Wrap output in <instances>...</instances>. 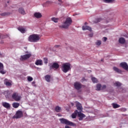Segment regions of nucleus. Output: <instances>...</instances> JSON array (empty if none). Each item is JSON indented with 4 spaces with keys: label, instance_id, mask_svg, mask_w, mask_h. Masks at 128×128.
Segmentation results:
<instances>
[{
    "label": "nucleus",
    "instance_id": "1",
    "mask_svg": "<svg viewBox=\"0 0 128 128\" xmlns=\"http://www.w3.org/2000/svg\"><path fill=\"white\" fill-rule=\"evenodd\" d=\"M72 24V20L70 17L66 18L65 22H64L62 25H60V28H68V27Z\"/></svg>",
    "mask_w": 128,
    "mask_h": 128
},
{
    "label": "nucleus",
    "instance_id": "2",
    "mask_svg": "<svg viewBox=\"0 0 128 128\" xmlns=\"http://www.w3.org/2000/svg\"><path fill=\"white\" fill-rule=\"evenodd\" d=\"M40 38V36L39 34H34L30 35L28 37V41L30 42H38V40Z\"/></svg>",
    "mask_w": 128,
    "mask_h": 128
},
{
    "label": "nucleus",
    "instance_id": "3",
    "mask_svg": "<svg viewBox=\"0 0 128 128\" xmlns=\"http://www.w3.org/2000/svg\"><path fill=\"white\" fill-rule=\"evenodd\" d=\"M61 124H67L68 126H76V124L72 122L69 121L68 120L62 118L59 119Z\"/></svg>",
    "mask_w": 128,
    "mask_h": 128
},
{
    "label": "nucleus",
    "instance_id": "4",
    "mask_svg": "<svg viewBox=\"0 0 128 128\" xmlns=\"http://www.w3.org/2000/svg\"><path fill=\"white\" fill-rule=\"evenodd\" d=\"M71 68H70V64L69 62L64 63L62 64V72H63L65 74L68 72L70 70Z\"/></svg>",
    "mask_w": 128,
    "mask_h": 128
},
{
    "label": "nucleus",
    "instance_id": "5",
    "mask_svg": "<svg viewBox=\"0 0 128 128\" xmlns=\"http://www.w3.org/2000/svg\"><path fill=\"white\" fill-rule=\"evenodd\" d=\"M12 100H14L16 102H20L22 98V96L18 94V92H14L12 95Z\"/></svg>",
    "mask_w": 128,
    "mask_h": 128
},
{
    "label": "nucleus",
    "instance_id": "6",
    "mask_svg": "<svg viewBox=\"0 0 128 128\" xmlns=\"http://www.w3.org/2000/svg\"><path fill=\"white\" fill-rule=\"evenodd\" d=\"M22 112L21 110H18L15 115L13 116V118H22Z\"/></svg>",
    "mask_w": 128,
    "mask_h": 128
},
{
    "label": "nucleus",
    "instance_id": "7",
    "mask_svg": "<svg viewBox=\"0 0 128 128\" xmlns=\"http://www.w3.org/2000/svg\"><path fill=\"white\" fill-rule=\"evenodd\" d=\"M30 56H32V54L30 53L24 55V56H21L20 58V60H28V58H30Z\"/></svg>",
    "mask_w": 128,
    "mask_h": 128
},
{
    "label": "nucleus",
    "instance_id": "8",
    "mask_svg": "<svg viewBox=\"0 0 128 128\" xmlns=\"http://www.w3.org/2000/svg\"><path fill=\"white\" fill-rule=\"evenodd\" d=\"M0 74H6V70H4V64L2 62H0Z\"/></svg>",
    "mask_w": 128,
    "mask_h": 128
},
{
    "label": "nucleus",
    "instance_id": "9",
    "mask_svg": "<svg viewBox=\"0 0 128 128\" xmlns=\"http://www.w3.org/2000/svg\"><path fill=\"white\" fill-rule=\"evenodd\" d=\"M120 66H121V68H124V70L128 72V66L126 62H121L120 64Z\"/></svg>",
    "mask_w": 128,
    "mask_h": 128
},
{
    "label": "nucleus",
    "instance_id": "10",
    "mask_svg": "<svg viewBox=\"0 0 128 128\" xmlns=\"http://www.w3.org/2000/svg\"><path fill=\"white\" fill-rule=\"evenodd\" d=\"M60 68V64H58L57 62H54L52 64L51 66H50V70H52V68H55L56 70H58Z\"/></svg>",
    "mask_w": 128,
    "mask_h": 128
},
{
    "label": "nucleus",
    "instance_id": "11",
    "mask_svg": "<svg viewBox=\"0 0 128 128\" xmlns=\"http://www.w3.org/2000/svg\"><path fill=\"white\" fill-rule=\"evenodd\" d=\"M12 91L6 90L4 92V94L6 98H10L12 96Z\"/></svg>",
    "mask_w": 128,
    "mask_h": 128
},
{
    "label": "nucleus",
    "instance_id": "12",
    "mask_svg": "<svg viewBox=\"0 0 128 128\" xmlns=\"http://www.w3.org/2000/svg\"><path fill=\"white\" fill-rule=\"evenodd\" d=\"M34 16L35 18H42V15L40 12H36L34 14Z\"/></svg>",
    "mask_w": 128,
    "mask_h": 128
},
{
    "label": "nucleus",
    "instance_id": "13",
    "mask_svg": "<svg viewBox=\"0 0 128 128\" xmlns=\"http://www.w3.org/2000/svg\"><path fill=\"white\" fill-rule=\"evenodd\" d=\"M74 86L76 90H80L82 88V84L79 82H76L74 84Z\"/></svg>",
    "mask_w": 128,
    "mask_h": 128
},
{
    "label": "nucleus",
    "instance_id": "14",
    "mask_svg": "<svg viewBox=\"0 0 128 128\" xmlns=\"http://www.w3.org/2000/svg\"><path fill=\"white\" fill-rule=\"evenodd\" d=\"M76 107L77 108V110H80V112L82 110V104L80 103V102H76Z\"/></svg>",
    "mask_w": 128,
    "mask_h": 128
},
{
    "label": "nucleus",
    "instance_id": "15",
    "mask_svg": "<svg viewBox=\"0 0 128 128\" xmlns=\"http://www.w3.org/2000/svg\"><path fill=\"white\" fill-rule=\"evenodd\" d=\"M78 116L79 117V120H82L86 118V115L82 113V112H78Z\"/></svg>",
    "mask_w": 128,
    "mask_h": 128
},
{
    "label": "nucleus",
    "instance_id": "16",
    "mask_svg": "<svg viewBox=\"0 0 128 128\" xmlns=\"http://www.w3.org/2000/svg\"><path fill=\"white\" fill-rule=\"evenodd\" d=\"M4 84L7 86H12V81L8 80V79H5L4 80Z\"/></svg>",
    "mask_w": 128,
    "mask_h": 128
},
{
    "label": "nucleus",
    "instance_id": "17",
    "mask_svg": "<svg viewBox=\"0 0 128 128\" xmlns=\"http://www.w3.org/2000/svg\"><path fill=\"white\" fill-rule=\"evenodd\" d=\"M82 30H89V32H92V28L88 26H84L82 27Z\"/></svg>",
    "mask_w": 128,
    "mask_h": 128
},
{
    "label": "nucleus",
    "instance_id": "18",
    "mask_svg": "<svg viewBox=\"0 0 128 128\" xmlns=\"http://www.w3.org/2000/svg\"><path fill=\"white\" fill-rule=\"evenodd\" d=\"M36 66H42V60H38L35 62Z\"/></svg>",
    "mask_w": 128,
    "mask_h": 128
},
{
    "label": "nucleus",
    "instance_id": "19",
    "mask_svg": "<svg viewBox=\"0 0 128 128\" xmlns=\"http://www.w3.org/2000/svg\"><path fill=\"white\" fill-rule=\"evenodd\" d=\"M18 12L20 14H21L24 15L26 14V11H24V9L23 8H19Z\"/></svg>",
    "mask_w": 128,
    "mask_h": 128
},
{
    "label": "nucleus",
    "instance_id": "20",
    "mask_svg": "<svg viewBox=\"0 0 128 128\" xmlns=\"http://www.w3.org/2000/svg\"><path fill=\"white\" fill-rule=\"evenodd\" d=\"M106 4H114L116 2V0H102Z\"/></svg>",
    "mask_w": 128,
    "mask_h": 128
},
{
    "label": "nucleus",
    "instance_id": "21",
    "mask_svg": "<svg viewBox=\"0 0 128 128\" xmlns=\"http://www.w3.org/2000/svg\"><path fill=\"white\" fill-rule=\"evenodd\" d=\"M2 106H4V108H10V104L6 102H3Z\"/></svg>",
    "mask_w": 128,
    "mask_h": 128
},
{
    "label": "nucleus",
    "instance_id": "22",
    "mask_svg": "<svg viewBox=\"0 0 128 128\" xmlns=\"http://www.w3.org/2000/svg\"><path fill=\"white\" fill-rule=\"evenodd\" d=\"M113 70L116 72H118V74H120V72H122V70L118 69V68L116 66L113 67Z\"/></svg>",
    "mask_w": 128,
    "mask_h": 128
},
{
    "label": "nucleus",
    "instance_id": "23",
    "mask_svg": "<svg viewBox=\"0 0 128 128\" xmlns=\"http://www.w3.org/2000/svg\"><path fill=\"white\" fill-rule=\"evenodd\" d=\"M18 30H19L20 32H22V34H24V32H26V29H24V28L22 27H20L18 28Z\"/></svg>",
    "mask_w": 128,
    "mask_h": 128
},
{
    "label": "nucleus",
    "instance_id": "24",
    "mask_svg": "<svg viewBox=\"0 0 128 128\" xmlns=\"http://www.w3.org/2000/svg\"><path fill=\"white\" fill-rule=\"evenodd\" d=\"M12 106L14 108H18L20 106V103L14 102L12 104Z\"/></svg>",
    "mask_w": 128,
    "mask_h": 128
},
{
    "label": "nucleus",
    "instance_id": "25",
    "mask_svg": "<svg viewBox=\"0 0 128 128\" xmlns=\"http://www.w3.org/2000/svg\"><path fill=\"white\" fill-rule=\"evenodd\" d=\"M59 18H55V17H52L51 18V20L52 22H58V20H59Z\"/></svg>",
    "mask_w": 128,
    "mask_h": 128
},
{
    "label": "nucleus",
    "instance_id": "26",
    "mask_svg": "<svg viewBox=\"0 0 128 128\" xmlns=\"http://www.w3.org/2000/svg\"><path fill=\"white\" fill-rule=\"evenodd\" d=\"M0 14L2 16H10V12H3V13H1V14Z\"/></svg>",
    "mask_w": 128,
    "mask_h": 128
},
{
    "label": "nucleus",
    "instance_id": "27",
    "mask_svg": "<svg viewBox=\"0 0 128 128\" xmlns=\"http://www.w3.org/2000/svg\"><path fill=\"white\" fill-rule=\"evenodd\" d=\"M78 114V110H76L74 113L72 114V118H76V115Z\"/></svg>",
    "mask_w": 128,
    "mask_h": 128
},
{
    "label": "nucleus",
    "instance_id": "28",
    "mask_svg": "<svg viewBox=\"0 0 128 128\" xmlns=\"http://www.w3.org/2000/svg\"><path fill=\"white\" fill-rule=\"evenodd\" d=\"M46 80L48 82H50V76L46 75L45 76Z\"/></svg>",
    "mask_w": 128,
    "mask_h": 128
},
{
    "label": "nucleus",
    "instance_id": "29",
    "mask_svg": "<svg viewBox=\"0 0 128 128\" xmlns=\"http://www.w3.org/2000/svg\"><path fill=\"white\" fill-rule=\"evenodd\" d=\"M119 42L120 44H124V42H126V40L124 39V38H120V39H119Z\"/></svg>",
    "mask_w": 128,
    "mask_h": 128
},
{
    "label": "nucleus",
    "instance_id": "30",
    "mask_svg": "<svg viewBox=\"0 0 128 128\" xmlns=\"http://www.w3.org/2000/svg\"><path fill=\"white\" fill-rule=\"evenodd\" d=\"M55 110L56 112H60V110H62V108L58 106H56L55 108Z\"/></svg>",
    "mask_w": 128,
    "mask_h": 128
},
{
    "label": "nucleus",
    "instance_id": "31",
    "mask_svg": "<svg viewBox=\"0 0 128 128\" xmlns=\"http://www.w3.org/2000/svg\"><path fill=\"white\" fill-rule=\"evenodd\" d=\"M92 82H94V84H96V82H98V79H96V78L94 77L92 78Z\"/></svg>",
    "mask_w": 128,
    "mask_h": 128
},
{
    "label": "nucleus",
    "instance_id": "32",
    "mask_svg": "<svg viewBox=\"0 0 128 128\" xmlns=\"http://www.w3.org/2000/svg\"><path fill=\"white\" fill-rule=\"evenodd\" d=\"M112 106L114 108H120V105L114 103L112 104Z\"/></svg>",
    "mask_w": 128,
    "mask_h": 128
},
{
    "label": "nucleus",
    "instance_id": "33",
    "mask_svg": "<svg viewBox=\"0 0 128 128\" xmlns=\"http://www.w3.org/2000/svg\"><path fill=\"white\" fill-rule=\"evenodd\" d=\"M100 88H102V85L100 84H98L96 86V90H100Z\"/></svg>",
    "mask_w": 128,
    "mask_h": 128
},
{
    "label": "nucleus",
    "instance_id": "34",
    "mask_svg": "<svg viewBox=\"0 0 128 128\" xmlns=\"http://www.w3.org/2000/svg\"><path fill=\"white\" fill-rule=\"evenodd\" d=\"M114 85L116 86H122V84L118 82H116L114 84Z\"/></svg>",
    "mask_w": 128,
    "mask_h": 128
},
{
    "label": "nucleus",
    "instance_id": "35",
    "mask_svg": "<svg viewBox=\"0 0 128 128\" xmlns=\"http://www.w3.org/2000/svg\"><path fill=\"white\" fill-rule=\"evenodd\" d=\"M27 80H28V82H32L34 78H32V77L30 76H28L27 78Z\"/></svg>",
    "mask_w": 128,
    "mask_h": 128
},
{
    "label": "nucleus",
    "instance_id": "36",
    "mask_svg": "<svg viewBox=\"0 0 128 128\" xmlns=\"http://www.w3.org/2000/svg\"><path fill=\"white\" fill-rule=\"evenodd\" d=\"M96 46H100V44H102V41L98 40L96 42Z\"/></svg>",
    "mask_w": 128,
    "mask_h": 128
},
{
    "label": "nucleus",
    "instance_id": "37",
    "mask_svg": "<svg viewBox=\"0 0 128 128\" xmlns=\"http://www.w3.org/2000/svg\"><path fill=\"white\" fill-rule=\"evenodd\" d=\"M44 62L45 64H48V58H44Z\"/></svg>",
    "mask_w": 128,
    "mask_h": 128
},
{
    "label": "nucleus",
    "instance_id": "38",
    "mask_svg": "<svg viewBox=\"0 0 128 128\" xmlns=\"http://www.w3.org/2000/svg\"><path fill=\"white\" fill-rule=\"evenodd\" d=\"M100 20H102V18H98L96 19V22H100Z\"/></svg>",
    "mask_w": 128,
    "mask_h": 128
},
{
    "label": "nucleus",
    "instance_id": "39",
    "mask_svg": "<svg viewBox=\"0 0 128 128\" xmlns=\"http://www.w3.org/2000/svg\"><path fill=\"white\" fill-rule=\"evenodd\" d=\"M32 86H36V81H34L32 82Z\"/></svg>",
    "mask_w": 128,
    "mask_h": 128
},
{
    "label": "nucleus",
    "instance_id": "40",
    "mask_svg": "<svg viewBox=\"0 0 128 128\" xmlns=\"http://www.w3.org/2000/svg\"><path fill=\"white\" fill-rule=\"evenodd\" d=\"M102 40L103 42H106V40H108V38H106V37H104L102 38Z\"/></svg>",
    "mask_w": 128,
    "mask_h": 128
},
{
    "label": "nucleus",
    "instance_id": "41",
    "mask_svg": "<svg viewBox=\"0 0 128 128\" xmlns=\"http://www.w3.org/2000/svg\"><path fill=\"white\" fill-rule=\"evenodd\" d=\"M93 36H94V34L92 33H91L88 34L89 38H92Z\"/></svg>",
    "mask_w": 128,
    "mask_h": 128
},
{
    "label": "nucleus",
    "instance_id": "42",
    "mask_svg": "<svg viewBox=\"0 0 128 128\" xmlns=\"http://www.w3.org/2000/svg\"><path fill=\"white\" fill-rule=\"evenodd\" d=\"M106 85H103L102 86V90H106Z\"/></svg>",
    "mask_w": 128,
    "mask_h": 128
},
{
    "label": "nucleus",
    "instance_id": "43",
    "mask_svg": "<svg viewBox=\"0 0 128 128\" xmlns=\"http://www.w3.org/2000/svg\"><path fill=\"white\" fill-rule=\"evenodd\" d=\"M122 110L123 112H126V108H123V109Z\"/></svg>",
    "mask_w": 128,
    "mask_h": 128
},
{
    "label": "nucleus",
    "instance_id": "44",
    "mask_svg": "<svg viewBox=\"0 0 128 128\" xmlns=\"http://www.w3.org/2000/svg\"><path fill=\"white\" fill-rule=\"evenodd\" d=\"M46 4H50V2L49 1H48L47 2H46Z\"/></svg>",
    "mask_w": 128,
    "mask_h": 128
},
{
    "label": "nucleus",
    "instance_id": "45",
    "mask_svg": "<svg viewBox=\"0 0 128 128\" xmlns=\"http://www.w3.org/2000/svg\"><path fill=\"white\" fill-rule=\"evenodd\" d=\"M65 128H70V126H65Z\"/></svg>",
    "mask_w": 128,
    "mask_h": 128
},
{
    "label": "nucleus",
    "instance_id": "46",
    "mask_svg": "<svg viewBox=\"0 0 128 128\" xmlns=\"http://www.w3.org/2000/svg\"><path fill=\"white\" fill-rule=\"evenodd\" d=\"M26 54H30V53L28 52V51H26Z\"/></svg>",
    "mask_w": 128,
    "mask_h": 128
},
{
    "label": "nucleus",
    "instance_id": "47",
    "mask_svg": "<svg viewBox=\"0 0 128 128\" xmlns=\"http://www.w3.org/2000/svg\"><path fill=\"white\" fill-rule=\"evenodd\" d=\"M86 80V79L84 78V79H82V82H84Z\"/></svg>",
    "mask_w": 128,
    "mask_h": 128
},
{
    "label": "nucleus",
    "instance_id": "48",
    "mask_svg": "<svg viewBox=\"0 0 128 128\" xmlns=\"http://www.w3.org/2000/svg\"><path fill=\"white\" fill-rule=\"evenodd\" d=\"M58 116H62V115L60 114H58Z\"/></svg>",
    "mask_w": 128,
    "mask_h": 128
},
{
    "label": "nucleus",
    "instance_id": "49",
    "mask_svg": "<svg viewBox=\"0 0 128 128\" xmlns=\"http://www.w3.org/2000/svg\"><path fill=\"white\" fill-rule=\"evenodd\" d=\"M55 46H56V48H58V46L56 45Z\"/></svg>",
    "mask_w": 128,
    "mask_h": 128
},
{
    "label": "nucleus",
    "instance_id": "50",
    "mask_svg": "<svg viewBox=\"0 0 128 128\" xmlns=\"http://www.w3.org/2000/svg\"><path fill=\"white\" fill-rule=\"evenodd\" d=\"M58 2H62V0H58Z\"/></svg>",
    "mask_w": 128,
    "mask_h": 128
},
{
    "label": "nucleus",
    "instance_id": "51",
    "mask_svg": "<svg viewBox=\"0 0 128 128\" xmlns=\"http://www.w3.org/2000/svg\"><path fill=\"white\" fill-rule=\"evenodd\" d=\"M72 106H74V103L71 104Z\"/></svg>",
    "mask_w": 128,
    "mask_h": 128
},
{
    "label": "nucleus",
    "instance_id": "52",
    "mask_svg": "<svg viewBox=\"0 0 128 128\" xmlns=\"http://www.w3.org/2000/svg\"><path fill=\"white\" fill-rule=\"evenodd\" d=\"M85 24H86V22L85 23Z\"/></svg>",
    "mask_w": 128,
    "mask_h": 128
}]
</instances>
